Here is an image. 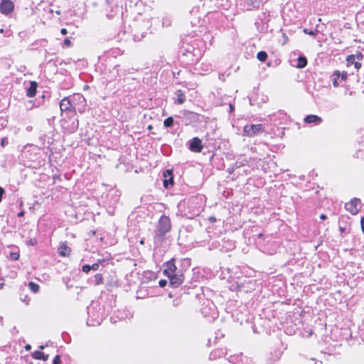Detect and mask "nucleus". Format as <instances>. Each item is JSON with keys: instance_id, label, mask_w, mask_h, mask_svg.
<instances>
[{"instance_id": "473e14b6", "label": "nucleus", "mask_w": 364, "mask_h": 364, "mask_svg": "<svg viewBox=\"0 0 364 364\" xmlns=\"http://www.w3.org/2000/svg\"><path fill=\"white\" fill-rule=\"evenodd\" d=\"M4 193V189L0 186V202L2 200L3 194Z\"/></svg>"}, {"instance_id": "20e7f679", "label": "nucleus", "mask_w": 364, "mask_h": 364, "mask_svg": "<svg viewBox=\"0 0 364 364\" xmlns=\"http://www.w3.org/2000/svg\"><path fill=\"white\" fill-rule=\"evenodd\" d=\"M167 277L170 279V284L171 287L173 288H177L180 287L184 280V277L183 274L180 272L173 273L171 274L167 275Z\"/></svg>"}, {"instance_id": "cd10ccee", "label": "nucleus", "mask_w": 364, "mask_h": 364, "mask_svg": "<svg viewBox=\"0 0 364 364\" xmlns=\"http://www.w3.org/2000/svg\"><path fill=\"white\" fill-rule=\"evenodd\" d=\"M163 175L164 178H167L168 176H172V172L170 170H166V171L164 172Z\"/></svg>"}, {"instance_id": "bb28decb", "label": "nucleus", "mask_w": 364, "mask_h": 364, "mask_svg": "<svg viewBox=\"0 0 364 364\" xmlns=\"http://www.w3.org/2000/svg\"><path fill=\"white\" fill-rule=\"evenodd\" d=\"M91 266V269L93 270V271H97L98 270L99 267H100V264H99V262H97V263H95Z\"/></svg>"}, {"instance_id": "f3484780", "label": "nucleus", "mask_w": 364, "mask_h": 364, "mask_svg": "<svg viewBox=\"0 0 364 364\" xmlns=\"http://www.w3.org/2000/svg\"><path fill=\"white\" fill-rule=\"evenodd\" d=\"M28 287H29V289H30L32 291H33L34 293L38 292V290H39V286H38V284H36V283H34V282H30L28 283Z\"/></svg>"}, {"instance_id": "ea45409f", "label": "nucleus", "mask_w": 364, "mask_h": 364, "mask_svg": "<svg viewBox=\"0 0 364 364\" xmlns=\"http://www.w3.org/2000/svg\"><path fill=\"white\" fill-rule=\"evenodd\" d=\"M229 107H230V112H233L234 111V106H233V105L230 104Z\"/></svg>"}, {"instance_id": "4468645a", "label": "nucleus", "mask_w": 364, "mask_h": 364, "mask_svg": "<svg viewBox=\"0 0 364 364\" xmlns=\"http://www.w3.org/2000/svg\"><path fill=\"white\" fill-rule=\"evenodd\" d=\"M307 65V59L304 56H299L298 58V64L297 68H303L306 67Z\"/></svg>"}, {"instance_id": "f03ea898", "label": "nucleus", "mask_w": 364, "mask_h": 364, "mask_svg": "<svg viewBox=\"0 0 364 364\" xmlns=\"http://www.w3.org/2000/svg\"><path fill=\"white\" fill-rule=\"evenodd\" d=\"M61 125L68 132H75L78 128V119L76 117V114L73 112V114L69 117L68 120L63 119Z\"/></svg>"}, {"instance_id": "393cba45", "label": "nucleus", "mask_w": 364, "mask_h": 364, "mask_svg": "<svg viewBox=\"0 0 364 364\" xmlns=\"http://www.w3.org/2000/svg\"><path fill=\"white\" fill-rule=\"evenodd\" d=\"M10 257L14 260H18L19 258V254L18 252H11L10 254Z\"/></svg>"}, {"instance_id": "c03bdc74", "label": "nucleus", "mask_w": 364, "mask_h": 364, "mask_svg": "<svg viewBox=\"0 0 364 364\" xmlns=\"http://www.w3.org/2000/svg\"><path fill=\"white\" fill-rule=\"evenodd\" d=\"M30 348H31V346H30L29 345H27V346H26V350H28V349H30Z\"/></svg>"}, {"instance_id": "f257e3e1", "label": "nucleus", "mask_w": 364, "mask_h": 364, "mask_svg": "<svg viewBox=\"0 0 364 364\" xmlns=\"http://www.w3.org/2000/svg\"><path fill=\"white\" fill-rule=\"evenodd\" d=\"M171 223L170 218L166 215H162L156 225L154 238L161 241L164 235L171 230Z\"/></svg>"}, {"instance_id": "4be33fe9", "label": "nucleus", "mask_w": 364, "mask_h": 364, "mask_svg": "<svg viewBox=\"0 0 364 364\" xmlns=\"http://www.w3.org/2000/svg\"><path fill=\"white\" fill-rule=\"evenodd\" d=\"M186 96L179 91V93L178 94V98L177 101L179 104H183L185 102Z\"/></svg>"}, {"instance_id": "8fccbe9b", "label": "nucleus", "mask_w": 364, "mask_h": 364, "mask_svg": "<svg viewBox=\"0 0 364 364\" xmlns=\"http://www.w3.org/2000/svg\"><path fill=\"white\" fill-rule=\"evenodd\" d=\"M140 243H141V244H144V241H143V240H141V241H140Z\"/></svg>"}, {"instance_id": "0eeeda50", "label": "nucleus", "mask_w": 364, "mask_h": 364, "mask_svg": "<svg viewBox=\"0 0 364 364\" xmlns=\"http://www.w3.org/2000/svg\"><path fill=\"white\" fill-rule=\"evenodd\" d=\"M203 146L202 141L198 137H194L190 142L189 149L193 152H200Z\"/></svg>"}, {"instance_id": "a878e982", "label": "nucleus", "mask_w": 364, "mask_h": 364, "mask_svg": "<svg viewBox=\"0 0 364 364\" xmlns=\"http://www.w3.org/2000/svg\"><path fill=\"white\" fill-rule=\"evenodd\" d=\"M76 98H77V100L80 102H82V103H85V98L81 95H79L77 94L76 96H75Z\"/></svg>"}, {"instance_id": "3c124183", "label": "nucleus", "mask_w": 364, "mask_h": 364, "mask_svg": "<svg viewBox=\"0 0 364 364\" xmlns=\"http://www.w3.org/2000/svg\"><path fill=\"white\" fill-rule=\"evenodd\" d=\"M2 286H3V284H0V289L1 288V287H2Z\"/></svg>"}, {"instance_id": "9d476101", "label": "nucleus", "mask_w": 364, "mask_h": 364, "mask_svg": "<svg viewBox=\"0 0 364 364\" xmlns=\"http://www.w3.org/2000/svg\"><path fill=\"white\" fill-rule=\"evenodd\" d=\"M37 87V82L36 81H31L30 87L27 89L26 95L28 97H33L36 93Z\"/></svg>"}, {"instance_id": "a19ab883", "label": "nucleus", "mask_w": 364, "mask_h": 364, "mask_svg": "<svg viewBox=\"0 0 364 364\" xmlns=\"http://www.w3.org/2000/svg\"><path fill=\"white\" fill-rule=\"evenodd\" d=\"M326 218H327V217H326V215H324V214H321V215H320V218H321V220H326Z\"/></svg>"}, {"instance_id": "6e6552de", "label": "nucleus", "mask_w": 364, "mask_h": 364, "mask_svg": "<svg viewBox=\"0 0 364 364\" xmlns=\"http://www.w3.org/2000/svg\"><path fill=\"white\" fill-rule=\"evenodd\" d=\"M60 109L62 112H71L72 114L75 112V109L71 105V102L68 97H64L60 102Z\"/></svg>"}, {"instance_id": "7ed1b4c3", "label": "nucleus", "mask_w": 364, "mask_h": 364, "mask_svg": "<svg viewBox=\"0 0 364 364\" xmlns=\"http://www.w3.org/2000/svg\"><path fill=\"white\" fill-rule=\"evenodd\" d=\"M263 131H264L263 127L260 124H253V125H246L244 127V130H243L244 135L249 136V137L255 136V135L258 134L260 132H262Z\"/></svg>"}, {"instance_id": "7c9ffc66", "label": "nucleus", "mask_w": 364, "mask_h": 364, "mask_svg": "<svg viewBox=\"0 0 364 364\" xmlns=\"http://www.w3.org/2000/svg\"><path fill=\"white\" fill-rule=\"evenodd\" d=\"M64 45L69 47L71 45V42L68 38L64 40Z\"/></svg>"}, {"instance_id": "b1692460", "label": "nucleus", "mask_w": 364, "mask_h": 364, "mask_svg": "<svg viewBox=\"0 0 364 364\" xmlns=\"http://www.w3.org/2000/svg\"><path fill=\"white\" fill-rule=\"evenodd\" d=\"M82 270L85 272V273H88L91 269V266L89 265V264H85L82 266Z\"/></svg>"}, {"instance_id": "9b49d317", "label": "nucleus", "mask_w": 364, "mask_h": 364, "mask_svg": "<svg viewBox=\"0 0 364 364\" xmlns=\"http://www.w3.org/2000/svg\"><path fill=\"white\" fill-rule=\"evenodd\" d=\"M304 122L306 123H314L315 124H318L322 122V119L317 115H308L305 117Z\"/></svg>"}, {"instance_id": "f704fd0d", "label": "nucleus", "mask_w": 364, "mask_h": 364, "mask_svg": "<svg viewBox=\"0 0 364 364\" xmlns=\"http://www.w3.org/2000/svg\"><path fill=\"white\" fill-rule=\"evenodd\" d=\"M60 33H61L62 35H66L68 33V31H67V30L65 28H62L60 30Z\"/></svg>"}, {"instance_id": "39448f33", "label": "nucleus", "mask_w": 364, "mask_h": 364, "mask_svg": "<svg viewBox=\"0 0 364 364\" xmlns=\"http://www.w3.org/2000/svg\"><path fill=\"white\" fill-rule=\"evenodd\" d=\"M345 208L353 215H356L360 208V200L356 198L345 204Z\"/></svg>"}, {"instance_id": "1a4fd4ad", "label": "nucleus", "mask_w": 364, "mask_h": 364, "mask_svg": "<svg viewBox=\"0 0 364 364\" xmlns=\"http://www.w3.org/2000/svg\"><path fill=\"white\" fill-rule=\"evenodd\" d=\"M176 269L177 268L175 265V261L174 259H171L167 262V268L164 270V274L167 276L176 272Z\"/></svg>"}, {"instance_id": "4c0bfd02", "label": "nucleus", "mask_w": 364, "mask_h": 364, "mask_svg": "<svg viewBox=\"0 0 364 364\" xmlns=\"http://www.w3.org/2000/svg\"><path fill=\"white\" fill-rule=\"evenodd\" d=\"M209 221H210L211 223H214V222L216 221V219H215V217L211 216V217L209 218Z\"/></svg>"}, {"instance_id": "de8ad7c7", "label": "nucleus", "mask_w": 364, "mask_h": 364, "mask_svg": "<svg viewBox=\"0 0 364 364\" xmlns=\"http://www.w3.org/2000/svg\"><path fill=\"white\" fill-rule=\"evenodd\" d=\"M40 348H41V349H43V348H44V346H40Z\"/></svg>"}, {"instance_id": "a211bd4d", "label": "nucleus", "mask_w": 364, "mask_h": 364, "mask_svg": "<svg viewBox=\"0 0 364 364\" xmlns=\"http://www.w3.org/2000/svg\"><path fill=\"white\" fill-rule=\"evenodd\" d=\"M173 124V119L171 117L166 118L164 122V125L166 127H171Z\"/></svg>"}, {"instance_id": "c85d7f7f", "label": "nucleus", "mask_w": 364, "mask_h": 364, "mask_svg": "<svg viewBox=\"0 0 364 364\" xmlns=\"http://www.w3.org/2000/svg\"><path fill=\"white\" fill-rule=\"evenodd\" d=\"M60 358L59 355H56L53 359V364H60Z\"/></svg>"}, {"instance_id": "e433bc0d", "label": "nucleus", "mask_w": 364, "mask_h": 364, "mask_svg": "<svg viewBox=\"0 0 364 364\" xmlns=\"http://www.w3.org/2000/svg\"><path fill=\"white\" fill-rule=\"evenodd\" d=\"M333 85L334 87H338L339 85L338 81L336 79H335L333 81Z\"/></svg>"}, {"instance_id": "c9c22d12", "label": "nucleus", "mask_w": 364, "mask_h": 364, "mask_svg": "<svg viewBox=\"0 0 364 364\" xmlns=\"http://www.w3.org/2000/svg\"><path fill=\"white\" fill-rule=\"evenodd\" d=\"M360 223H361L362 230L364 232V217L361 219V222Z\"/></svg>"}, {"instance_id": "a18cd8bd", "label": "nucleus", "mask_w": 364, "mask_h": 364, "mask_svg": "<svg viewBox=\"0 0 364 364\" xmlns=\"http://www.w3.org/2000/svg\"><path fill=\"white\" fill-rule=\"evenodd\" d=\"M1 145H2V146H4V139H2Z\"/></svg>"}, {"instance_id": "423d86ee", "label": "nucleus", "mask_w": 364, "mask_h": 364, "mask_svg": "<svg viewBox=\"0 0 364 364\" xmlns=\"http://www.w3.org/2000/svg\"><path fill=\"white\" fill-rule=\"evenodd\" d=\"M14 8V3L11 0H3L0 3V11L4 14H9L13 11Z\"/></svg>"}, {"instance_id": "6ab92c4d", "label": "nucleus", "mask_w": 364, "mask_h": 364, "mask_svg": "<svg viewBox=\"0 0 364 364\" xmlns=\"http://www.w3.org/2000/svg\"><path fill=\"white\" fill-rule=\"evenodd\" d=\"M103 282V277L101 274H97L95 275V283L98 285L102 284Z\"/></svg>"}, {"instance_id": "412c9836", "label": "nucleus", "mask_w": 364, "mask_h": 364, "mask_svg": "<svg viewBox=\"0 0 364 364\" xmlns=\"http://www.w3.org/2000/svg\"><path fill=\"white\" fill-rule=\"evenodd\" d=\"M247 3L249 6H252L254 8L259 7V1L258 0H247Z\"/></svg>"}, {"instance_id": "2f4dec72", "label": "nucleus", "mask_w": 364, "mask_h": 364, "mask_svg": "<svg viewBox=\"0 0 364 364\" xmlns=\"http://www.w3.org/2000/svg\"><path fill=\"white\" fill-rule=\"evenodd\" d=\"M353 65H354L355 68L357 70L360 69L361 67V64L358 62H355Z\"/></svg>"}, {"instance_id": "c756f323", "label": "nucleus", "mask_w": 364, "mask_h": 364, "mask_svg": "<svg viewBox=\"0 0 364 364\" xmlns=\"http://www.w3.org/2000/svg\"><path fill=\"white\" fill-rule=\"evenodd\" d=\"M166 284H167V282H166V280H164V279H161V280L159 281V286H160L161 287H166Z\"/></svg>"}, {"instance_id": "f8f14e48", "label": "nucleus", "mask_w": 364, "mask_h": 364, "mask_svg": "<svg viewBox=\"0 0 364 364\" xmlns=\"http://www.w3.org/2000/svg\"><path fill=\"white\" fill-rule=\"evenodd\" d=\"M71 249L65 243H62L58 247V253L60 256L66 257L70 255Z\"/></svg>"}, {"instance_id": "79ce46f5", "label": "nucleus", "mask_w": 364, "mask_h": 364, "mask_svg": "<svg viewBox=\"0 0 364 364\" xmlns=\"http://www.w3.org/2000/svg\"><path fill=\"white\" fill-rule=\"evenodd\" d=\"M24 215V212L23 211H21L20 213H18V217H22Z\"/></svg>"}, {"instance_id": "dca6fc26", "label": "nucleus", "mask_w": 364, "mask_h": 364, "mask_svg": "<svg viewBox=\"0 0 364 364\" xmlns=\"http://www.w3.org/2000/svg\"><path fill=\"white\" fill-rule=\"evenodd\" d=\"M333 75L337 77H341L342 80H346L348 75L346 72H343L341 73L339 70L334 71Z\"/></svg>"}, {"instance_id": "ddd939ff", "label": "nucleus", "mask_w": 364, "mask_h": 364, "mask_svg": "<svg viewBox=\"0 0 364 364\" xmlns=\"http://www.w3.org/2000/svg\"><path fill=\"white\" fill-rule=\"evenodd\" d=\"M33 357L36 359L43 360L46 361V360H47L48 359L49 356H48V355H45L41 351H35L33 353Z\"/></svg>"}, {"instance_id": "5701e85b", "label": "nucleus", "mask_w": 364, "mask_h": 364, "mask_svg": "<svg viewBox=\"0 0 364 364\" xmlns=\"http://www.w3.org/2000/svg\"><path fill=\"white\" fill-rule=\"evenodd\" d=\"M169 183H171V184L173 183V180L172 176H170V178L168 180V179H165L164 181V187L167 188L168 187V184Z\"/></svg>"}, {"instance_id": "aec40b11", "label": "nucleus", "mask_w": 364, "mask_h": 364, "mask_svg": "<svg viewBox=\"0 0 364 364\" xmlns=\"http://www.w3.org/2000/svg\"><path fill=\"white\" fill-rule=\"evenodd\" d=\"M355 55H350L346 58L347 65L349 66L350 65L354 64L355 62Z\"/></svg>"}, {"instance_id": "49530a36", "label": "nucleus", "mask_w": 364, "mask_h": 364, "mask_svg": "<svg viewBox=\"0 0 364 364\" xmlns=\"http://www.w3.org/2000/svg\"><path fill=\"white\" fill-rule=\"evenodd\" d=\"M148 129H152V126H151V125H149V126L148 127Z\"/></svg>"}, {"instance_id": "37998d69", "label": "nucleus", "mask_w": 364, "mask_h": 364, "mask_svg": "<svg viewBox=\"0 0 364 364\" xmlns=\"http://www.w3.org/2000/svg\"><path fill=\"white\" fill-rule=\"evenodd\" d=\"M315 364H322V362L320 360H317L315 362Z\"/></svg>"}, {"instance_id": "72a5a7b5", "label": "nucleus", "mask_w": 364, "mask_h": 364, "mask_svg": "<svg viewBox=\"0 0 364 364\" xmlns=\"http://www.w3.org/2000/svg\"><path fill=\"white\" fill-rule=\"evenodd\" d=\"M304 33L309 34V35H311V36H314L315 35V32L314 31H308L307 29H304Z\"/></svg>"}, {"instance_id": "2eb2a0df", "label": "nucleus", "mask_w": 364, "mask_h": 364, "mask_svg": "<svg viewBox=\"0 0 364 364\" xmlns=\"http://www.w3.org/2000/svg\"><path fill=\"white\" fill-rule=\"evenodd\" d=\"M257 59L261 62H264L267 58V54L264 51H259L257 55Z\"/></svg>"}, {"instance_id": "58836bf2", "label": "nucleus", "mask_w": 364, "mask_h": 364, "mask_svg": "<svg viewBox=\"0 0 364 364\" xmlns=\"http://www.w3.org/2000/svg\"><path fill=\"white\" fill-rule=\"evenodd\" d=\"M355 58H357L358 60H360L363 59V55L362 54L357 55L355 56Z\"/></svg>"}, {"instance_id": "09e8293b", "label": "nucleus", "mask_w": 364, "mask_h": 364, "mask_svg": "<svg viewBox=\"0 0 364 364\" xmlns=\"http://www.w3.org/2000/svg\"><path fill=\"white\" fill-rule=\"evenodd\" d=\"M340 230L341 232L344 230L343 228H341Z\"/></svg>"}]
</instances>
